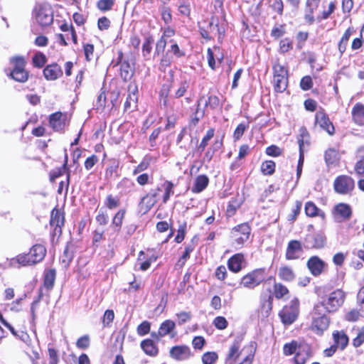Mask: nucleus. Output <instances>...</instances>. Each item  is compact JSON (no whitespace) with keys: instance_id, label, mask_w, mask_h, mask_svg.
Returning a JSON list of instances; mask_svg holds the SVG:
<instances>
[{"instance_id":"nucleus-43","label":"nucleus","mask_w":364,"mask_h":364,"mask_svg":"<svg viewBox=\"0 0 364 364\" xmlns=\"http://www.w3.org/2000/svg\"><path fill=\"white\" fill-rule=\"evenodd\" d=\"M56 272L55 269H49L46 272L44 285L48 289H51L55 282Z\"/></svg>"},{"instance_id":"nucleus-33","label":"nucleus","mask_w":364,"mask_h":364,"mask_svg":"<svg viewBox=\"0 0 364 364\" xmlns=\"http://www.w3.org/2000/svg\"><path fill=\"white\" fill-rule=\"evenodd\" d=\"M208 29L210 34L218 35V39L220 40L225 33V30L221 28L218 25V21L213 17L209 22Z\"/></svg>"},{"instance_id":"nucleus-2","label":"nucleus","mask_w":364,"mask_h":364,"mask_svg":"<svg viewBox=\"0 0 364 364\" xmlns=\"http://www.w3.org/2000/svg\"><path fill=\"white\" fill-rule=\"evenodd\" d=\"M163 189L156 188L151 189L141 198L143 205H155L156 203H166L171 195L173 193V184L170 181H165L162 185Z\"/></svg>"},{"instance_id":"nucleus-22","label":"nucleus","mask_w":364,"mask_h":364,"mask_svg":"<svg viewBox=\"0 0 364 364\" xmlns=\"http://www.w3.org/2000/svg\"><path fill=\"white\" fill-rule=\"evenodd\" d=\"M43 75L48 80H55L63 75V71L60 65L54 63L44 68Z\"/></svg>"},{"instance_id":"nucleus-35","label":"nucleus","mask_w":364,"mask_h":364,"mask_svg":"<svg viewBox=\"0 0 364 364\" xmlns=\"http://www.w3.org/2000/svg\"><path fill=\"white\" fill-rule=\"evenodd\" d=\"M360 317H364V306L360 307L359 310L352 309L345 315V319L350 322L358 321Z\"/></svg>"},{"instance_id":"nucleus-4","label":"nucleus","mask_w":364,"mask_h":364,"mask_svg":"<svg viewBox=\"0 0 364 364\" xmlns=\"http://www.w3.org/2000/svg\"><path fill=\"white\" fill-rule=\"evenodd\" d=\"M35 18L41 26H48L53 23V14L48 4H37L33 10Z\"/></svg>"},{"instance_id":"nucleus-20","label":"nucleus","mask_w":364,"mask_h":364,"mask_svg":"<svg viewBox=\"0 0 364 364\" xmlns=\"http://www.w3.org/2000/svg\"><path fill=\"white\" fill-rule=\"evenodd\" d=\"M244 262V255L242 253H237L228 259V267L230 271L237 273L242 269V264Z\"/></svg>"},{"instance_id":"nucleus-40","label":"nucleus","mask_w":364,"mask_h":364,"mask_svg":"<svg viewBox=\"0 0 364 364\" xmlns=\"http://www.w3.org/2000/svg\"><path fill=\"white\" fill-rule=\"evenodd\" d=\"M309 134L304 127L299 129V134L297 137L299 147L304 148L305 144H309Z\"/></svg>"},{"instance_id":"nucleus-12","label":"nucleus","mask_w":364,"mask_h":364,"mask_svg":"<svg viewBox=\"0 0 364 364\" xmlns=\"http://www.w3.org/2000/svg\"><path fill=\"white\" fill-rule=\"evenodd\" d=\"M49 124L55 132H63L68 125L66 113L57 112L49 117Z\"/></svg>"},{"instance_id":"nucleus-29","label":"nucleus","mask_w":364,"mask_h":364,"mask_svg":"<svg viewBox=\"0 0 364 364\" xmlns=\"http://www.w3.org/2000/svg\"><path fill=\"white\" fill-rule=\"evenodd\" d=\"M134 74V68L127 60H124L120 65V75L124 81L129 80Z\"/></svg>"},{"instance_id":"nucleus-6","label":"nucleus","mask_w":364,"mask_h":364,"mask_svg":"<svg viewBox=\"0 0 364 364\" xmlns=\"http://www.w3.org/2000/svg\"><path fill=\"white\" fill-rule=\"evenodd\" d=\"M11 63L14 65L13 70L10 75L16 81L24 82L28 80V73L25 70L26 61L23 57L17 56L11 59Z\"/></svg>"},{"instance_id":"nucleus-13","label":"nucleus","mask_w":364,"mask_h":364,"mask_svg":"<svg viewBox=\"0 0 364 364\" xmlns=\"http://www.w3.org/2000/svg\"><path fill=\"white\" fill-rule=\"evenodd\" d=\"M326 236L322 232L308 234L304 239V246L308 249H319L324 246Z\"/></svg>"},{"instance_id":"nucleus-3","label":"nucleus","mask_w":364,"mask_h":364,"mask_svg":"<svg viewBox=\"0 0 364 364\" xmlns=\"http://www.w3.org/2000/svg\"><path fill=\"white\" fill-rule=\"evenodd\" d=\"M46 254V249L42 245H35L27 254H21L16 257V262L22 265H32L43 259Z\"/></svg>"},{"instance_id":"nucleus-44","label":"nucleus","mask_w":364,"mask_h":364,"mask_svg":"<svg viewBox=\"0 0 364 364\" xmlns=\"http://www.w3.org/2000/svg\"><path fill=\"white\" fill-rule=\"evenodd\" d=\"M67 164H68V156H66L64 164L61 167H59L57 169L53 170L50 172V181H53L57 178H58L64 174V173L67 171Z\"/></svg>"},{"instance_id":"nucleus-39","label":"nucleus","mask_w":364,"mask_h":364,"mask_svg":"<svg viewBox=\"0 0 364 364\" xmlns=\"http://www.w3.org/2000/svg\"><path fill=\"white\" fill-rule=\"evenodd\" d=\"M173 62V57L169 52H166L162 55V57L160 60V63L159 66V70L161 72H165L166 68L171 65Z\"/></svg>"},{"instance_id":"nucleus-25","label":"nucleus","mask_w":364,"mask_h":364,"mask_svg":"<svg viewBox=\"0 0 364 364\" xmlns=\"http://www.w3.org/2000/svg\"><path fill=\"white\" fill-rule=\"evenodd\" d=\"M357 162L355 164L354 170L358 176L364 175V146H360L356 150Z\"/></svg>"},{"instance_id":"nucleus-46","label":"nucleus","mask_w":364,"mask_h":364,"mask_svg":"<svg viewBox=\"0 0 364 364\" xmlns=\"http://www.w3.org/2000/svg\"><path fill=\"white\" fill-rule=\"evenodd\" d=\"M305 212L306 215L309 217L318 216L323 219L325 216L324 213L318 209L317 206H305Z\"/></svg>"},{"instance_id":"nucleus-55","label":"nucleus","mask_w":364,"mask_h":364,"mask_svg":"<svg viewBox=\"0 0 364 364\" xmlns=\"http://www.w3.org/2000/svg\"><path fill=\"white\" fill-rule=\"evenodd\" d=\"M167 44L166 39L160 38L156 43V48L154 53V58L159 56L161 53H164L166 46Z\"/></svg>"},{"instance_id":"nucleus-9","label":"nucleus","mask_w":364,"mask_h":364,"mask_svg":"<svg viewBox=\"0 0 364 364\" xmlns=\"http://www.w3.org/2000/svg\"><path fill=\"white\" fill-rule=\"evenodd\" d=\"M264 279V270L263 269H257L245 275L241 279L240 285L252 289L263 282Z\"/></svg>"},{"instance_id":"nucleus-19","label":"nucleus","mask_w":364,"mask_h":364,"mask_svg":"<svg viewBox=\"0 0 364 364\" xmlns=\"http://www.w3.org/2000/svg\"><path fill=\"white\" fill-rule=\"evenodd\" d=\"M176 324L171 320L164 321L160 326L158 332H152L151 336L154 338L159 339L172 332L175 328Z\"/></svg>"},{"instance_id":"nucleus-5","label":"nucleus","mask_w":364,"mask_h":364,"mask_svg":"<svg viewBox=\"0 0 364 364\" xmlns=\"http://www.w3.org/2000/svg\"><path fill=\"white\" fill-rule=\"evenodd\" d=\"M251 228L247 223H242L233 228L230 237L236 248H240L249 240Z\"/></svg>"},{"instance_id":"nucleus-61","label":"nucleus","mask_w":364,"mask_h":364,"mask_svg":"<svg viewBox=\"0 0 364 364\" xmlns=\"http://www.w3.org/2000/svg\"><path fill=\"white\" fill-rule=\"evenodd\" d=\"M151 328V324L149 321H143L140 325L137 327V333L139 336H145L147 334Z\"/></svg>"},{"instance_id":"nucleus-24","label":"nucleus","mask_w":364,"mask_h":364,"mask_svg":"<svg viewBox=\"0 0 364 364\" xmlns=\"http://www.w3.org/2000/svg\"><path fill=\"white\" fill-rule=\"evenodd\" d=\"M128 92H129V94L127 97V100L124 102V109L125 110L131 108V107L132 105L136 106V104L137 102V92H138L137 87L135 85H129V87H128Z\"/></svg>"},{"instance_id":"nucleus-53","label":"nucleus","mask_w":364,"mask_h":364,"mask_svg":"<svg viewBox=\"0 0 364 364\" xmlns=\"http://www.w3.org/2000/svg\"><path fill=\"white\" fill-rule=\"evenodd\" d=\"M73 257V253L72 251H70V245H66L64 252L63 255L62 256V262L65 264V266H68L69 263L72 261Z\"/></svg>"},{"instance_id":"nucleus-54","label":"nucleus","mask_w":364,"mask_h":364,"mask_svg":"<svg viewBox=\"0 0 364 364\" xmlns=\"http://www.w3.org/2000/svg\"><path fill=\"white\" fill-rule=\"evenodd\" d=\"M248 124L245 123H240L238 124L233 134L234 139L235 141L239 140L245 133V130L248 128Z\"/></svg>"},{"instance_id":"nucleus-7","label":"nucleus","mask_w":364,"mask_h":364,"mask_svg":"<svg viewBox=\"0 0 364 364\" xmlns=\"http://www.w3.org/2000/svg\"><path fill=\"white\" fill-rule=\"evenodd\" d=\"M299 315V301L292 300L289 305L283 307L279 316L284 325H291L297 318Z\"/></svg>"},{"instance_id":"nucleus-31","label":"nucleus","mask_w":364,"mask_h":364,"mask_svg":"<svg viewBox=\"0 0 364 364\" xmlns=\"http://www.w3.org/2000/svg\"><path fill=\"white\" fill-rule=\"evenodd\" d=\"M141 347L144 353L149 355H156L158 353V348L154 345L153 341L146 339L141 343Z\"/></svg>"},{"instance_id":"nucleus-50","label":"nucleus","mask_w":364,"mask_h":364,"mask_svg":"<svg viewBox=\"0 0 364 364\" xmlns=\"http://www.w3.org/2000/svg\"><path fill=\"white\" fill-rule=\"evenodd\" d=\"M364 343V326L358 329L357 336L353 339L352 344L354 347H360Z\"/></svg>"},{"instance_id":"nucleus-58","label":"nucleus","mask_w":364,"mask_h":364,"mask_svg":"<svg viewBox=\"0 0 364 364\" xmlns=\"http://www.w3.org/2000/svg\"><path fill=\"white\" fill-rule=\"evenodd\" d=\"M336 9V4L334 2H331L328 5V10L323 11L321 14V16H318L317 17V20L321 21V20L327 19L332 13H333Z\"/></svg>"},{"instance_id":"nucleus-56","label":"nucleus","mask_w":364,"mask_h":364,"mask_svg":"<svg viewBox=\"0 0 364 364\" xmlns=\"http://www.w3.org/2000/svg\"><path fill=\"white\" fill-rule=\"evenodd\" d=\"M217 359L218 355L215 352L205 353L202 357L203 364H213Z\"/></svg>"},{"instance_id":"nucleus-60","label":"nucleus","mask_w":364,"mask_h":364,"mask_svg":"<svg viewBox=\"0 0 364 364\" xmlns=\"http://www.w3.org/2000/svg\"><path fill=\"white\" fill-rule=\"evenodd\" d=\"M274 76L275 75H288L287 69L279 63H275L273 65Z\"/></svg>"},{"instance_id":"nucleus-59","label":"nucleus","mask_w":364,"mask_h":364,"mask_svg":"<svg viewBox=\"0 0 364 364\" xmlns=\"http://www.w3.org/2000/svg\"><path fill=\"white\" fill-rule=\"evenodd\" d=\"M150 165V160L147 158H144L141 163L134 169L133 173L134 175L141 173L148 168Z\"/></svg>"},{"instance_id":"nucleus-14","label":"nucleus","mask_w":364,"mask_h":364,"mask_svg":"<svg viewBox=\"0 0 364 364\" xmlns=\"http://www.w3.org/2000/svg\"><path fill=\"white\" fill-rule=\"evenodd\" d=\"M169 355L171 358L177 361H183L192 356L191 348L186 345H178L170 349Z\"/></svg>"},{"instance_id":"nucleus-41","label":"nucleus","mask_w":364,"mask_h":364,"mask_svg":"<svg viewBox=\"0 0 364 364\" xmlns=\"http://www.w3.org/2000/svg\"><path fill=\"white\" fill-rule=\"evenodd\" d=\"M275 163L272 160H267L262 163L261 171L264 175H272L275 171Z\"/></svg>"},{"instance_id":"nucleus-1","label":"nucleus","mask_w":364,"mask_h":364,"mask_svg":"<svg viewBox=\"0 0 364 364\" xmlns=\"http://www.w3.org/2000/svg\"><path fill=\"white\" fill-rule=\"evenodd\" d=\"M346 294L342 289H337L329 294L320 297V300L315 305L317 311L321 314H331L336 312L343 304Z\"/></svg>"},{"instance_id":"nucleus-45","label":"nucleus","mask_w":364,"mask_h":364,"mask_svg":"<svg viewBox=\"0 0 364 364\" xmlns=\"http://www.w3.org/2000/svg\"><path fill=\"white\" fill-rule=\"evenodd\" d=\"M299 348V345L295 341H293L291 343H286L283 348L284 354L286 355H290L294 353L296 354Z\"/></svg>"},{"instance_id":"nucleus-52","label":"nucleus","mask_w":364,"mask_h":364,"mask_svg":"<svg viewBox=\"0 0 364 364\" xmlns=\"http://www.w3.org/2000/svg\"><path fill=\"white\" fill-rule=\"evenodd\" d=\"M114 0H99L97 1V8L102 11H109L112 9Z\"/></svg>"},{"instance_id":"nucleus-37","label":"nucleus","mask_w":364,"mask_h":364,"mask_svg":"<svg viewBox=\"0 0 364 364\" xmlns=\"http://www.w3.org/2000/svg\"><path fill=\"white\" fill-rule=\"evenodd\" d=\"M289 294V290L287 287L282 283H275L274 284V296L278 299H282Z\"/></svg>"},{"instance_id":"nucleus-8","label":"nucleus","mask_w":364,"mask_h":364,"mask_svg":"<svg viewBox=\"0 0 364 364\" xmlns=\"http://www.w3.org/2000/svg\"><path fill=\"white\" fill-rule=\"evenodd\" d=\"M65 223V212L63 206L54 208L51 211L50 225L53 228V236L59 237L62 234V227Z\"/></svg>"},{"instance_id":"nucleus-48","label":"nucleus","mask_w":364,"mask_h":364,"mask_svg":"<svg viewBox=\"0 0 364 364\" xmlns=\"http://www.w3.org/2000/svg\"><path fill=\"white\" fill-rule=\"evenodd\" d=\"M214 129H210L207 131L205 135L202 139L200 144L198 146V150L201 152L204 151L205 148L208 144V141L213 137L214 136Z\"/></svg>"},{"instance_id":"nucleus-47","label":"nucleus","mask_w":364,"mask_h":364,"mask_svg":"<svg viewBox=\"0 0 364 364\" xmlns=\"http://www.w3.org/2000/svg\"><path fill=\"white\" fill-rule=\"evenodd\" d=\"M293 48V43L289 38H284L279 42V53L284 54Z\"/></svg>"},{"instance_id":"nucleus-32","label":"nucleus","mask_w":364,"mask_h":364,"mask_svg":"<svg viewBox=\"0 0 364 364\" xmlns=\"http://www.w3.org/2000/svg\"><path fill=\"white\" fill-rule=\"evenodd\" d=\"M335 343L343 350L348 343V337L343 331H336L333 334Z\"/></svg>"},{"instance_id":"nucleus-62","label":"nucleus","mask_w":364,"mask_h":364,"mask_svg":"<svg viewBox=\"0 0 364 364\" xmlns=\"http://www.w3.org/2000/svg\"><path fill=\"white\" fill-rule=\"evenodd\" d=\"M215 326L220 330H223L228 326V321L223 316H218L213 321Z\"/></svg>"},{"instance_id":"nucleus-57","label":"nucleus","mask_w":364,"mask_h":364,"mask_svg":"<svg viewBox=\"0 0 364 364\" xmlns=\"http://www.w3.org/2000/svg\"><path fill=\"white\" fill-rule=\"evenodd\" d=\"M172 44L166 52H169V54L173 53L176 57L181 58L185 55V53L179 48L178 44L173 41H171Z\"/></svg>"},{"instance_id":"nucleus-27","label":"nucleus","mask_w":364,"mask_h":364,"mask_svg":"<svg viewBox=\"0 0 364 364\" xmlns=\"http://www.w3.org/2000/svg\"><path fill=\"white\" fill-rule=\"evenodd\" d=\"M209 178L206 175L202 174L198 176L192 187V191L194 193H200L203 191L208 185Z\"/></svg>"},{"instance_id":"nucleus-28","label":"nucleus","mask_w":364,"mask_h":364,"mask_svg":"<svg viewBox=\"0 0 364 364\" xmlns=\"http://www.w3.org/2000/svg\"><path fill=\"white\" fill-rule=\"evenodd\" d=\"M274 87L277 92H283L288 85V75L274 76Z\"/></svg>"},{"instance_id":"nucleus-30","label":"nucleus","mask_w":364,"mask_h":364,"mask_svg":"<svg viewBox=\"0 0 364 364\" xmlns=\"http://www.w3.org/2000/svg\"><path fill=\"white\" fill-rule=\"evenodd\" d=\"M279 277L285 282H291L295 279L293 269L288 266H282L278 271Z\"/></svg>"},{"instance_id":"nucleus-17","label":"nucleus","mask_w":364,"mask_h":364,"mask_svg":"<svg viewBox=\"0 0 364 364\" xmlns=\"http://www.w3.org/2000/svg\"><path fill=\"white\" fill-rule=\"evenodd\" d=\"M307 267L314 276L320 275L326 267V263L317 256H313L307 261Z\"/></svg>"},{"instance_id":"nucleus-15","label":"nucleus","mask_w":364,"mask_h":364,"mask_svg":"<svg viewBox=\"0 0 364 364\" xmlns=\"http://www.w3.org/2000/svg\"><path fill=\"white\" fill-rule=\"evenodd\" d=\"M316 123L318 124L320 127L325 130L328 134L333 135L334 134V126L330 121L328 115L323 112V109L316 112Z\"/></svg>"},{"instance_id":"nucleus-36","label":"nucleus","mask_w":364,"mask_h":364,"mask_svg":"<svg viewBox=\"0 0 364 364\" xmlns=\"http://www.w3.org/2000/svg\"><path fill=\"white\" fill-rule=\"evenodd\" d=\"M352 34V29L350 28H348L344 33L343 36H342L339 43H338V50L341 53V55H343V53L346 51L348 41Z\"/></svg>"},{"instance_id":"nucleus-64","label":"nucleus","mask_w":364,"mask_h":364,"mask_svg":"<svg viewBox=\"0 0 364 364\" xmlns=\"http://www.w3.org/2000/svg\"><path fill=\"white\" fill-rule=\"evenodd\" d=\"M266 154L270 156H279L282 154V149L276 145H271L266 149Z\"/></svg>"},{"instance_id":"nucleus-23","label":"nucleus","mask_w":364,"mask_h":364,"mask_svg":"<svg viewBox=\"0 0 364 364\" xmlns=\"http://www.w3.org/2000/svg\"><path fill=\"white\" fill-rule=\"evenodd\" d=\"M353 122L358 125H364V105L357 103L352 109Z\"/></svg>"},{"instance_id":"nucleus-10","label":"nucleus","mask_w":364,"mask_h":364,"mask_svg":"<svg viewBox=\"0 0 364 364\" xmlns=\"http://www.w3.org/2000/svg\"><path fill=\"white\" fill-rule=\"evenodd\" d=\"M317 311V307L314 306L312 316L311 328L317 334H322L329 326V318L327 317L326 314H321Z\"/></svg>"},{"instance_id":"nucleus-34","label":"nucleus","mask_w":364,"mask_h":364,"mask_svg":"<svg viewBox=\"0 0 364 364\" xmlns=\"http://www.w3.org/2000/svg\"><path fill=\"white\" fill-rule=\"evenodd\" d=\"M189 87L190 84L187 80L181 82L173 93L171 94V97L175 99H178L184 96L189 89Z\"/></svg>"},{"instance_id":"nucleus-63","label":"nucleus","mask_w":364,"mask_h":364,"mask_svg":"<svg viewBox=\"0 0 364 364\" xmlns=\"http://www.w3.org/2000/svg\"><path fill=\"white\" fill-rule=\"evenodd\" d=\"M313 86L312 79L310 76H304L300 82V87L303 90H309Z\"/></svg>"},{"instance_id":"nucleus-21","label":"nucleus","mask_w":364,"mask_h":364,"mask_svg":"<svg viewBox=\"0 0 364 364\" xmlns=\"http://www.w3.org/2000/svg\"><path fill=\"white\" fill-rule=\"evenodd\" d=\"M311 357L310 348L306 344H299L295 356L294 362L296 364H305L306 361Z\"/></svg>"},{"instance_id":"nucleus-49","label":"nucleus","mask_w":364,"mask_h":364,"mask_svg":"<svg viewBox=\"0 0 364 364\" xmlns=\"http://www.w3.org/2000/svg\"><path fill=\"white\" fill-rule=\"evenodd\" d=\"M286 33L285 25L280 24L273 27L271 31V36L275 39H278L283 36Z\"/></svg>"},{"instance_id":"nucleus-38","label":"nucleus","mask_w":364,"mask_h":364,"mask_svg":"<svg viewBox=\"0 0 364 364\" xmlns=\"http://www.w3.org/2000/svg\"><path fill=\"white\" fill-rule=\"evenodd\" d=\"M339 160L338 151L334 149H328L325 153V161L327 165L333 164Z\"/></svg>"},{"instance_id":"nucleus-18","label":"nucleus","mask_w":364,"mask_h":364,"mask_svg":"<svg viewBox=\"0 0 364 364\" xmlns=\"http://www.w3.org/2000/svg\"><path fill=\"white\" fill-rule=\"evenodd\" d=\"M332 214L337 223L348 220L352 214L350 206H334Z\"/></svg>"},{"instance_id":"nucleus-11","label":"nucleus","mask_w":364,"mask_h":364,"mask_svg":"<svg viewBox=\"0 0 364 364\" xmlns=\"http://www.w3.org/2000/svg\"><path fill=\"white\" fill-rule=\"evenodd\" d=\"M334 189L341 194H346L350 193L355 186L353 179L346 175L338 176L334 181Z\"/></svg>"},{"instance_id":"nucleus-26","label":"nucleus","mask_w":364,"mask_h":364,"mask_svg":"<svg viewBox=\"0 0 364 364\" xmlns=\"http://www.w3.org/2000/svg\"><path fill=\"white\" fill-rule=\"evenodd\" d=\"M240 348V342L238 341H235L230 347V350L226 358L227 364L232 363V362H235L237 360L241 353Z\"/></svg>"},{"instance_id":"nucleus-42","label":"nucleus","mask_w":364,"mask_h":364,"mask_svg":"<svg viewBox=\"0 0 364 364\" xmlns=\"http://www.w3.org/2000/svg\"><path fill=\"white\" fill-rule=\"evenodd\" d=\"M154 43V38L151 36L146 37L142 45V54L146 58L150 56L152 44Z\"/></svg>"},{"instance_id":"nucleus-51","label":"nucleus","mask_w":364,"mask_h":364,"mask_svg":"<svg viewBox=\"0 0 364 364\" xmlns=\"http://www.w3.org/2000/svg\"><path fill=\"white\" fill-rule=\"evenodd\" d=\"M33 63L35 67L42 68L46 63V57L41 52L37 53L33 58Z\"/></svg>"},{"instance_id":"nucleus-16","label":"nucleus","mask_w":364,"mask_h":364,"mask_svg":"<svg viewBox=\"0 0 364 364\" xmlns=\"http://www.w3.org/2000/svg\"><path fill=\"white\" fill-rule=\"evenodd\" d=\"M302 253V246L298 240H291L286 250V259L288 260L298 259Z\"/></svg>"}]
</instances>
